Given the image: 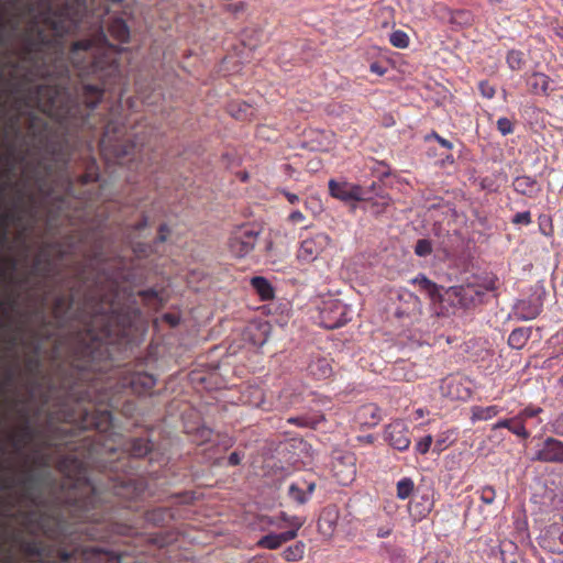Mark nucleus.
I'll use <instances>...</instances> for the list:
<instances>
[{
  "instance_id": "nucleus-33",
  "label": "nucleus",
  "mask_w": 563,
  "mask_h": 563,
  "mask_svg": "<svg viewBox=\"0 0 563 563\" xmlns=\"http://www.w3.org/2000/svg\"><path fill=\"white\" fill-rule=\"evenodd\" d=\"M305 544L297 542L296 544L289 545L283 551V558L288 562H297L303 558Z\"/></svg>"
},
{
  "instance_id": "nucleus-8",
  "label": "nucleus",
  "mask_w": 563,
  "mask_h": 563,
  "mask_svg": "<svg viewBox=\"0 0 563 563\" xmlns=\"http://www.w3.org/2000/svg\"><path fill=\"white\" fill-rule=\"evenodd\" d=\"M330 243L331 238L327 233H317L301 242L297 252V258L301 262L311 263L318 258Z\"/></svg>"
},
{
  "instance_id": "nucleus-58",
  "label": "nucleus",
  "mask_w": 563,
  "mask_h": 563,
  "mask_svg": "<svg viewBox=\"0 0 563 563\" xmlns=\"http://www.w3.org/2000/svg\"><path fill=\"white\" fill-rule=\"evenodd\" d=\"M168 233H169L168 227L166 224H161L159 229H158L157 241L158 242H165L166 239H167Z\"/></svg>"
},
{
  "instance_id": "nucleus-48",
  "label": "nucleus",
  "mask_w": 563,
  "mask_h": 563,
  "mask_svg": "<svg viewBox=\"0 0 563 563\" xmlns=\"http://www.w3.org/2000/svg\"><path fill=\"white\" fill-rule=\"evenodd\" d=\"M422 503H413L411 504L413 508L418 509L419 517H426L432 509V501L429 498H422Z\"/></svg>"
},
{
  "instance_id": "nucleus-61",
  "label": "nucleus",
  "mask_w": 563,
  "mask_h": 563,
  "mask_svg": "<svg viewBox=\"0 0 563 563\" xmlns=\"http://www.w3.org/2000/svg\"><path fill=\"white\" fill-rule=\"evenodd\" d=\"M282 194L285 196V198L288 200L289 203L295 205L299 202V196L292 192H289L285 189L282 190Z\"/></svg>"
},
{
  "instance_id": "nucleus-26",
  "label": "nucleus",
  "mask_w": 563,
  "mask_h": 563,
  "mask_svg": "<svg viewBox=\"0 0 563 563\" xmlns=\"http://www.w3.org/2000/svg\"><path fill=\"white\" fill-rule=\"evenodd\" d=\"M112 154L118 164H123L125 161H130L131 156L134 155L135 144L134 143H120L111 145Z\"/></svg>"
},
{
  "instance_id": "nucleus-43",
  "label": "nucleus",
  "mask_w": 563,
  "mask_h": 563,
  "mask_svg": "<svg viewBox=\"0 0 563 563\" xmlns=\"http://www.w3.org/2000/svg\"><path fill=\"white\" fill-rule=\"evenodd\" d=\"M34 437V430L33 428L29 424V422H25L23 423L20 429H19V432L15 434V439L18 442H29L33 439Z\"/></svg>"
},
{
  "instance_id": "nucleus-35",
  "label": "nucleus",
  "mask_w": 563,
  "mask_h": 563,
  "mask_svg": "<svg viewBox=\"0 0 563 563\" xmlns=\"http://www.w3.org/2000/svg\"><path fill=\"white\" fill-rule=\"evenodd\" d=\"M230 113L238 120H249L253 115L252 108L246 103H232Z\"/></svg>"
},
{
  "instance_id": "nucleus-64",
  "label": "nucleus",
  "mask_w": 563,
  "mask_h": 563,
  "mask_svg": "<svg viewBox=\"0 0 563 563\" xmlns=\"http://www.w3.org/2000/svg\"><path fill=\"white\" fill-rule=\"evenodd\" d=\"M198 432H199L200 437L202 438V441H209L211 439L212 430H210L208 428H201V429H199Z\"/></svg>"
},
{
  "instance_id": "nucleus-31",
  "label": "nucleus",
  "mask_w": 563,
  "mask_h": 563,
  "mask_svg": "<svg viewBox=\"0 0 563 563\" xmlns=\"http://www.w3.org/2000/svg\"><path fill=\"white\" fill-rule=\"evenodd\" d=\"M21 550L25 555L38 559H42L45 552L43 544L35 540L23 541L21 543Z\"/></svg>"
},
{
  "instance_id": "nucleus-30",
  "label": "nucleus",
  "mask_w": 563,
  "mask_h": 563,
  "mask_svg": "<svg viewBox=\"0 0 563 563\" xmlns=\"http://www.w3.org/2000/svg\"><path fill=\"white\" fill-rule=\"evenodd\" d=\"M415 490V483L410 477H402L397 482L396 496L397 498L405 500L409 498Z\"/></svg>"
},
{
  "instance_id": "nucleus-47",
  "label": "nucleus",
  "mask_w": 563,
  "mask_h": 563,
  "mask_svg": "<svg viewBox=\"0 0 563 563\" xmlns=\"http://www.w3.org/2000/svg\"><path fill=\"white\" fill-rule=\"evenodd\" d=\"M57 432L62 433L65 435V440L60 443H54V445H60V444H69V443H73L75 442L73 440V438L77 437L78 434L76 433H73V427L71 426H62L57 429Z\"/></svg>"
},
{
  "instance_id": "nucleus-36",
  "label": "nucleus",
  "mask_w": 563,
  "mask_h": 563,
  "mask_svg": "<svg viewBox=\"0 0 563 563\" xmlns=\"http://www.w3.org/2000/svg\"><path fill=\"white\" fill-rule=\"evenodd\" d=\"M389 42L394 47L406 48L409 45V36L406 32L396 30L390 34Z\"/></svg>"
},
{
  "instance_id": "nucleus-22",
  "label": "nucleus",
  "mask_w": 563,
  "mask_h": 563,
  "mask_svg": "<svg viewBox=\"0 0 563 563\" xmlns=\"http://www.w3.org/2000/svg\"><path fill=\"white\" fill-rule=\"evenodd\" d=\"M531 333H532L531 328H526V327L516 328L509 334L507 343L511 349L521 350L528 343V341L531 336Z\"/></svg>"
},
{
  "instance_id": "nucleus-39",
  "label": "nucleus",
  "mask_w": 563,
  "mask_h": 563,
  "mask_svg": "<svg viewBox=\"0 0 563 563\" xmlns=\"http://www.w3.org/2000/svg\"><path fill=\"white\" fill-rule=\"evenodd\" d=\"M543 412V409L539 406L529 405L518 412L517 420H522L527 422L528 419L537 418L540 413Z\"/></svg>"
},
{
  "instance_id": "nucleus-24",
  "label": "nucleus",
  "mask_w": 563,
  "mask_h": 563,
  "mask_svg": "<svg viewBox=\"0 0 563 563\" xmlns=\"http://www.w3.org/2000/svg\"><path fill=\"white\" fill-rule=\"evenodd\" d=\"M144 519L154 526H164L173 519V514L167 508H155L146 511Z\"/></svg>"
},
{
  "instance_id": "nucleus-17",
  "label": "nucleus",
  "mask_w": 563,
  "mask_h": 563,
  "mask_svg": "<svg viewBox=\"0 0 563 563\" xmlns=\"http://www.w3.org/2000/svg\"><path fill=\"white\" fill-rule=\"evenodd\" d=\"M316 488L314 483L296 482L292 483L288 488V495L290 499L302 505L308 501Z\"/></svg>"
},
{
  "instance_id": "nucleus-19",
  "label": "nucleus",
  "mask_w": 563,
  "mask_h": 563,
  "mask_svg": "<svg viewBox=\"0 0 563 563\" xmlns=\"http://www.w3.org/2000/svg\"><path fill=\"white\" fill-rule=\"evenodd\" d=\"M295 538L296 532L294 530H287L280 533H269L260 540L258 545L264 549L274 550Z\"/></svg>"
},
{
  "instance_id": "nucleus-53",
  "label": "nucleus",
  "mask_w": 563,
  "mask_h": 563,
  "mask_svg": "<svg viewBox=\"0 0 563 563\" xmlns=\"http://www.w3.org/2000/svg\"><path fill=\"white\" fill-rule=\"evenodd\" d=\"M552 431L563 437V411L552 422Z\"/></svg>"
},
{
  "instance_id": "nucleus-6",
  "label": "nucleus",
  "mask_w": 563,
  "mask_h": 563,
  "mask_svg": "<svg viewBox=\"0 0 563 563\" xmlns=\"http://www.w3.org/2000/svg\"><path fill=\"white\" fill-rule=\"evenodd\" d=\"M258 235L260 232L249 225L236 229L229 241L230 251L236 257L246 256L254 250Z\"/></svg>"
},
{
  "instance_id": "nucleus-46",
  "label": "nucleus",
  "mask_w": 563,
  "mask_h": 563,
  "mask_svg": "<svg viewBox=\"0 0 563 563\" xmlns=\"http://www.w3.org/2000/svg\"><path fill=\"white\" fill-rule=\"evenodd\" d=\"M497 129L503 135H508L514 132V123L510 119L503 117L497 120Z\"/></svg>"
},
{
  "instance_id": "nucleus-21",
  "label": "nucleus",
  "mask_w": 563,
  "mask_h": 563,
  "mask_svg": "<svg viewBox=\"0 0 563 563\" xmlns=\"http://www.w3.org/2000/svg\"><path fill=\"white\" fill-rule=\"evenodd\" d=\"M108 31L120 43H128L130 40V29L122 18H113L109 23Z\"/></svg>"
},
{
  "instance_id": "nucleus-59",
  "label": "nucleus",
  "mask_w": 563,
  "mask_h": 563,
  "mask_svg": "<svg viewBox=\"0 0 563 563\" xmlns=\"http://www.w3.org/2000/svg\"><path fill=\"white\" fill-rule=\"evenodd\" d=\"M163 319L170 325L176 327L179 323V317L174 313H165Z\"/></svg>"
},
{
  "instance_id": "nucleus-37",
  "label": "nucleus",
  "mask_w": 563,
  "mask_h": 563,
  "mask_svg": "<svg viewBox=\"0 0 563 563\" xmlns=\"http://www.w3.org/2000/svg\"><path fill=\"white\" fill-rule=\"evenodd\" d=\"M280 520L289 527V530H294L296 536L298 534V530L303 526L305 519L298 516H289L286 512H280Z\"/></svg>"
},
{
  "instance_id": "nucleus-54",
  "label": "nucleus",
  "mask_w": 563,
  "mask_h": 563,
  "mask_svg": "<svg viewBox=\"0 0 563 563\" xmlns=\"http://www.w3.org/2000/svg\"><path fill=\"white\" fill-rule=\"evenodd\" d=\"M305 216L301 211L299 210H295L292 212H290V214L288 216V220L289 222L296 224V223H300L305 220Z\"/></svg>"
},
{
  "instance_id": "nucleus-29",
  "label": "nucleus",
  "mask_w": 563,
  "mask_h": 563,
  "mask_svg": "<svg viewBox=\"0 0 563 563\" xmlns=\"http://www.w3.org/2000/svg\"><path fill=\"white\" fill-rule=\"evenodd\" d=\"M334 307L336 310H340V317H338V318L331 319L329 317L330 312L325 309L321 312L322 322H323L324 327L328 329L340 328V327L344 325L346 322V319L343 318L344 307L341 305H334Z\"/></svg>"
},
{
  "instance_id": "nucleus-16",
  "label": "nucleus",
  "mask_w": 563,
  "mask_h": 563,
  "mask_svg": "<svg viewBox=\"0 0 563 563\" xmlns=\"http://www.w3.org/2000/svg\"><path fill=\"white\" fill-rule=\"evenodd\" d=\"M512 187L516 192L528 198H537L542 190L536 178L526 175L516 177Z\"/></svg>"
},
{
  "instance_id": "nucleus-62",
  "label": "nucleus",
  "mask_w": 563,
  "mask_h": 563,
  "mask_svg": "<svg viewBox=\"0 0 563 563\" xmlns=\"http://www.w3.org/2000/svg\"><path fill=\"white\" fill-rule=\"evenodd\" d=\"M80 178H81V181L84 184H86V183H89V181L97 180L98 179V174L97 173L88 172V173L84 174Z\"/></svg>"
},
{
  "instance_id": "nucleus-50",
  "label": "nucleus",
  "mask_w": 563,
  "mask_h": 563,
  "mask_svg": "<svg viewBox=\"0 0 563 563\" xmlns=\"http://www.w3.org/2000/svg\"><path fill=\"white\" fill-rule=\"evenodd\" d=\"M25 367L31 374H35L40 371L41 361L38 356L34 355L26 360Z\"/></svg>"
},
{
  "instance_id": "nucleus-11",
  "label": "nucleus",
  "mask_w": 563,
  "mask_h": 563,
  "mask_svg": "<svg viewBox=\"0 0 563 563\" xmlns=\"http://www.w3.org/2000/svg\"><path fill=\"white\" fill-rule=\"evenodd\" d=\"M156 385V377L146 372L132 373L123 378V386H129L133 394L137 396L152 395Z\"/></svg>"
},
{
  "instance_id": "nucleus-7",
  "label": "nucleus",
  "mask_w": 563,
  "mask_h": 563,
  "mask_svg": "<svg viewBox=\"0 0 563 563\" xmlns=\"http://www.w3.org/2000/svg\"><path fill=\"white\" fill-rule=\"evenodd\" d=\"M328 187L329 192L333 198L344 202L364 201L369 199L367 191L360 185L330 179Z\"/></svg>"
},
{
  "instance_id": "nucleus-51",
  "label": "nucleus",
  "mask_w": 563,
  "mask_h": 563,
  "mask_svg": "<svg viewBox=\"0 0 563 563\" xmlns=\"http://www.w3.org/2000/svg\"><path fill=\"white\" fill-rule=\"evenodd\" d=\"M431 139L435 140L441 146H443L448 150H451L453 147V144L449 140L442 137L435 131H432L430 134H428L426 136L427 141H429Z\"/></svg>"
},
{
  "instance_id": "nucleus-56",
  "label": "nucleus",
  "mask_w": 563,
  "mask_h": 563,
  "mask_svg": "<svg viewBox=\"0 0 563 563\" xmlns=\"http://www.w3.org/2000/svg\"><path fill=\"white\" fill-rule=\"evenodd\" d=\"M32 482V476H27L25 477L21 483L23 485V488H24V494L23 496L31 500V501H34L33 497H32V494L29 492V484Z\"/></svg>"
},
{
  "instance_id": "nucleus-63",
  "label": "nucleus",
  "mask_w": 563,
  "mask_h": 563,
  "mask_svg": "<svg viewBox=\"0 0 563 563\" xmlns=\"http://www.w3.org/2000/svg\"><path fill=\"white\" fill-rule=\"evenodd\" d=\"M371 71L374 73V74H377L379 76H383L386 71V69L379 65L378 63H373L371 64Z\"/></svg>"
},
{
  "instance_id": "nucleus-60",
  "label": "nucleus",
  "mask_w": 563,
  "mask_h": 563,
  "mask_svg": "<svg viewBox=\"0 0 563 563\" xmlns=\"http://www.w3.org/2000/svg\"><path fill=\"white\" fill-rule=\"evenodd\" d=\"M512 421H514V417L510 419H501L493 426V429L496 430L499 428H506V429L510 430Z\"/></svg>"
},
{
  "instance_id": "nucleus-42",
  "label": "nucleus",
  "mask_w": 563,
  "mask_h": 563,
  "mask_svg": "<svg viewBox=\"0 0 563 563\" xmlns=\"http://www.w3.org/2000/svg\"><path fill=\"white\" fill-rule=\"evenodd\" d=\"M432 243L428 239H420L415 245V253L420 257L428 256L432 253Z\"/></svg>"
},
{
  "instance_id": "nucleus-57",
  "label": "nucleus",
  "mask_w": 563,
  "mask_h": 563,
  "mask_svg": "<svg viewBox=\"0 0 563 563\" xmlns=\"http://www.w3.org/2000/svg\"><path fill=\"white\" fill-rule=\"evenodd\" d=\"M57 554L62 563H67L74 558V552L66 551L64 549L58 550Z\"/></svg>"
},
{
  "instance_id": "nucleus-13",
  "label": "nucleus",
  "mask_w": 563,
  "mask_h": 563,
  "mask_svg": "<svg viewBox=\"0 0 563 563\" xmlns=\"http://www.w3.org/2000/svg\"><path fill=\"white\" fill-rule=\"evenodd\" d=\"M528 91L536 96H549L552 91L551 78L540 71H533L525 77Z\"/></svg>"
},
{
  "instance_id": "nucleus-55",
  "label": "nucleus",
  "mask_w": 563,
  "mask_h": 563,
  "mask_svg": "<svg viewBox=\"0 0 563 563\" xmlns=\"http://www.w3.org/2000/svg\"><path fill=\"white\" fill-rule=\"evenodd\" d=\"M243 455L239 452H232L228 457V465L236 466L241 463Z\"/></svg>"
},
{
  "instance_id": "nucleus-52",
  "label": "nucleus",
  "mask_w": 563,
  "mask_h": 563,
  "mask_svg": "<svg viewBox=\"0 0 563 563\" xmlns=\"http://www.w3.org/2000/svg\"><path fill=\"white\" fill-rule=\"evenodd\" d=\"M515 224L528 225L531 223V213L529 211L518 212L512 219Z\"/></svg>"
},
{
  "instance_id": "nucleus-9",
  "label": "nucleus",
  "mask_w": 563,
  "mask_h": 563,
  "mask_svg": "<svg viewBox=\"0 0 563 563\" xmlns=\"http://www.w3.org/2000/svg\"><path fill=\"white\" fill-rule=\"evenodd\" d=\"M385 440L396 450L402 452L410 446V431L402 420H395L385 428Z\"/></svg>"
},
{
  "instance_id": "nucleus-2",
  "label": "nucleus",
  "mask_w": 563,
  "mask_h": 563,
  "mask_svg": "<svg viewBox=\"0 0 563 563\" xmlns=\"http://www.w3.org/2000/svg\"><path fill=\"white\" fill-rule=\"evenodd\" d=\"M77 289L71 288L69 295L58 294L52 306V313L58 327L73 319L82 325V330L70 333L66 338L56 340L54 353L59 355L62 350L67 353L70 367V377H65L62 387L69 396L77 393L80 383L91 380V374L101 372V364L108 356L104 343L112 335L119 334V309L115 303V292L111 288L108 294L101 289L88 290L80 307L74 313Z\"/></svg>"
},
{
  "instance_id": "nucleus-20",
  "label": "nucleus",
  "mask_w": 563,
  "mask_h": 563,
  "mask_svg": "<svg viewBox=\"0 0 563 563\" xmlns=\"http://www.w3.org/2000/svg\"><path fill=\"white\" fill-rule=\"evenodd\" d=\"M308 371L316 379H327L332 375L331 362L325 357L312 360L308 366Z\"/></svg>"
},
{
  "instance_id": "nucleus-44",
  "label": "nucleus",
  "mask_w": 563,
  "mask_h": 563,
  "mask_svg": "<svg viewBox=\"0 0 563 563\" xmlns=\"http://www.w3.org/2000/svg\"><path fill=\"white\" fill-rule=\"evenodd\" d=\"M433 443V438L431 434H428L426 437H423L422 439H420L416 445H415V450L417 453L419 454H427L431 448Z\"/></svg>"
},
{
  "instance_id": "nucleus-3",
  "label": "nucleus",
  "mask_w": 563,
  "mask_h": 563,
  "mask_svg": "<svg viewBox=\"0 0 563 563\" xmlns=\"http://www.w3.org/2000/svg\"><path fill=\"white\" fill-rule=\"evenodd\" d=\"M152 450L150 440L145 438H133L125 442L122 456L110 460L104 466L107 483L102 487L92 485L87 481L85 488L89 492L87 496L75 497L70 507L74 517L82 521L108 522L111 533L119 536H132L134 526L112 521L111 512L114 504L126 509H137L133 506L145 493L143 479L133 478L129 470L132 468L131 457H144Z\"/></svg>"
},
{
  "instance_id": "nucleus-45",
  "label": "nucleus",
  "mask_w": 563,
  "mask_h": 563,
  "mask_svg": "<svg viewBox=\"0 0 563 563\" xmlns=\"http://www.w3.org/2000/svg\"><path fill=\"white\" fill-rule=\"evenodd\" d=\"M334 475L338 477V482L341 485H347L349 483H351L354 479L355 468L353 465H351L349 467V470L346 471V473L341 475L340 472L336 471V466H334Z\"/></svg>"
},
{
  "instance_id": "nucleus-41",
  "label": "nucleus",
  "mask_w": 563,
  "mask_h": 563,
  "mask_svg": "<svg viewBox=\"0 0 563 563\" xmlns=\"http://www.w3.org/2000/svg\"><path fill=\"white\" fill-rule=\"evenodd\" d=\"M479 499L485 505H492L496 498V490L493 486H483L477 490Z\"/></svg>"
},
{
  "instance_id": "nucleus-18",
  "label": "nucleus",
  "mask_w": 563,
  "mask_h": 563,
  "mask_svg": "<svg viewBox=\"0 0 563 563\" xmlns=\"http://www.w3.org/2000/svg\"><path fill=\"white\" fill-rule=\"evenodd\" d=\"M250 340L256 346H263L268 340L271 332V324L266 321L264 322H254L247 327L246 330Z\"/></svg>"
},
{
  "instance_id": "nucleus-14",
  "label": "nucleus",
  "mask_w": 563,
  "mask_h": 563,
  "mask_svg": "<svg viewBox=\"0 0 563 563\" xmlns=\"http://www.w3.org/2000/svg\"><path fill=\"white\" fill-rule=\"evenodd\" d=\"M354 419L362 427H375L383 419L382 410L375 404H365L357 408Z\"/></svg>"
},
{
  "instance_id": "nucleus-15",
  "label": "nucleus",
  "mask_w": 563,
  "mask_h": 563,
  "mask_svg": "<svg viewBox=\"0 0 563 563\" xmlns=\"http://www.w3.org/2000/svg\"><path fill=\"white\" fill-rule=\"evenodd\" d=\"M543 305L540 299L520 300L516 305V316L519 320L529 321L540 316Z\"/></svg>"
},
{
  "instance_id": "nucleus-4",
  "label": "nucleus",
  "mask_w": 563,
  "mask_h": 563,
  "mask_svg": "<svg viewBox=\"0 0 563 563\" xmlns=\"http://www.w3.org/2000/svg\"><path fill=\"white\" fill-rule=\"evenodd\" d=\"M90 390H85V395L80 396L77 402L78 412L67 415V420L75 423L81 431L96 430L100 434L108 432L112 428L113 417L110 408L114 407L113 398L107 393H102L96 397L95 404L90 407H82L81 401L90 398ZM89 402H92L89 399Z\"/></svg>"
},
{
  "instance_id": "nucleus-12",
  "label": "nucleus",
  "mask_w": 563,
  "mask_h": 563,
  "mask_svg": "<svg viewBox=\"0 0 563 563\" xmlns=\"http://www.w3.org/2000/svg\"><path fill=\"white\" fill-rule=\"evenodd\" d=\"M400 305L397 307L398 318L416 319L421 314L422 305L418 296L412 292H404L399 296Z\"/></svg>"
},
{
  "instance_id": "nucleus-1",
  "label": "nucleus",
  "mask_w": 563,
  "mask_h": 563,
  "mask_svg": "<svg viewBox=\"0 0 563 563\" xmlns=\"http://www.w3.org/2000/svg\"><path fill=\"white\" fill-rule=\"evenodd\" d=\"M19 12L5 24L16 30L19 18L29 22L20 34V58L33 68L32 75L56 79L51 85L30 88L20 99L23 106L37 108L54 119L65 130L81 128L90 112L103 97L106 86L112 85L120 73L121 49L109 43L102 29L92 38H84L71 45L69 59L78 76H92L99 85H84L82 104L76 101L67 84L70 69L64 58L62 38L74 33L81 21L86 5L82 0H9Z\"/></svg>"
},
{
  "instance_id": "nucleus-28",
  "label": "nucleus",
  "mask_w": 563,
  "mask_h": 563,
  "mask_svg": "<svg viewBox=\"0 0 563 563\" xmlns=\"http://www.w3.org/2000/svg\"><path fill=\"white\" fill-rule=\"evenodd\" d=\"M506 63L511 70H521L526 65V55L522 51L510 49L506 55Z\"/></svg>"
},
{
  "instance_id": "nucleus-38",
  "label": "nucleus",
  "mask_w": 563,
  "mask_h": 563,
  "mask_svg": "<svg viewBox=\"0 0 563 563\" xmlns=\"http://www.w3.org/2000/svg\"><path fill=\"white\" fill-rule=\"evenodd\" d=\"M453 432L446 431L438 435V438L434 441L433 451L435 453H441L443 450H445L450 444H452L453 440H451Z\"/></svg>"
},
{
  "instance_id": "nucleus-25",
  "label": "nucleus",
  "mask_w": 563,
  "mask_h": 563,
  "mask_svg": "<svg viewBox=\"0 0 563 563\" xmlns=\"http://www.w3.org/2000/svg\"><path fill=\"white\" fill-rule=\"evenodd\" d=\"M251 285L258 294L262 300H271L274 298V288L271 283L262 276H255L251 279Z\"/></svg>"
},
{
  "instance_id": "nucleus-10",
  "label": "nucleus",
  "mask_w": 563,
  "mask_h": 563,
  "mask_svg": "<svg viewBox=\"0 0 563 563\" xmlns=\"http://www.w3.org/2000/svg\"><path fill=\"white\" fill-rule=\"evenodd\" d=\"M532 460L543 463H563V442L555 438H547Z\"/></svg>"
},
{
  "instance_id": "nucleus-27",
  "label": "nucleus",
  "mask_w": 563,
  "mask_h": 563,
  "mask_svg": "<svg viewBox=\"0 0 563 563\" xmlns=\"http://www.w3.org/2000/svg\"><path fill=\"white\" fill-rule=\"evenodd\" d=\"M20 214L14 210L10 209L3 212L0 217V244H4L8 240V227L9 223L20 221Z\"/></svg>"
},
{
  "instance_id": "nucleus-34",
  "label": "nucleus",
  "mask_w": 563,
  "mask_h": 563,
  "mask_svg": "<svg viewBox=\"0 0 563 563\" xmlns=\"http://www.w3.org/2000/svg\"><path fill=\"white\" fill-rule=\"evenodd\" d=\"M27 129L32 136L38 137L41 133L46 130V122L36 114L30 112Z\"/></svg>"
},
{
  "instance_id": "nucleus-32",
  "label": "nucleus",
  "mask_w": 563,
  "mask_h": 563,
  "mask_svg": "<svg viewBox=\"0 0 563 563\" xmlns=\"http://www.w3.org/2000/svg\"><path fill=\"white\" fill-rule=\"evenodd\" d=\"M413 284L418 285L421 290H424L431 298L439 295V287L435 283L427 278L424 275H418L413 280Z\"/></svg>"
},
{
  "instance_id": "nucleus-5",
  "label": "nucleus",
  "mask_w": 563,
  "mask_h": 563,
  "mask_svg": "<svg viewBox=\"0 0 563 563\" xmlns=\"http://www.w3.org/2000/svg\"><path fill=\"white\" fill-rule=\"evenodd\" d=\"M496 289V278L489 277L483 284L468 283L465 285L453 286L448 295L452 302L461 308L467 309L483 302V298L488 291Z\"/></svg>"
},
{
  "instance_id": "nucleus-23",
  "label": "nucleus",
  "mask_w": 563,
  "mask_h": 563,
  "mask_svg": "<svg viewBox=\"0 0 563 563\" xmlns=\"http://www.w3.org/2000/svg\"><path fill=\"white\" fill-rule=\"evenodd\" d=\"M501 411V408L497 405L490 406H473L471 408V421L474 423L476 421H487L498 416Z\"/></svg>"
},
{
  "instance_id": "nucleus-40",
  "label": "nucleus",
  "mask_w": 563,
  "mask_h": 563,
  "mask_svg": "<svg viewBox=\"0 0 563 563\" xmlns=\"http://www.w3.org/2000/svg\"><path fill=\"white\" fill-rule=\"evenodd\" d=\"M509 431L523 440L530 437V432L526 428V422L522 420H517V416L514 417V421L511 422Z\"/></svg>"
},
{
  "instance_id": "nucleus-49",
  "label": "nucleus",
  "mask_w": 563,
  "mask_h": 563,
  "mask_svg": "<svg viewBox=\"0 0 563 563\" xmlns=\"http://www.w3.org/2000/svg\"><path fill=\"white\" fill-rule=\"evenodd\" d=\"M478 90L481 92V95L484 97V98H487V99H492L494 98L495 93H496V90H495V87L492 86L488 81L486 80H483L478 84Z\"/></svg>"
}]
</instances>
